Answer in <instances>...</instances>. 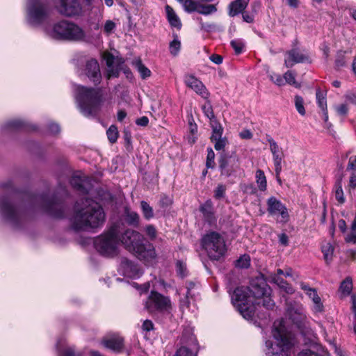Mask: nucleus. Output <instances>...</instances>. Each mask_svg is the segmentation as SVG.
Segmentation results:
<instances>
[{"label":"nucleus","instance_id":"obj_41","mask_svg":"<svg viewBox=\"0 0 356 356\" xmlns=\"http://www.w3.org/2000/svg\"><path fill=\"white\" fill-rule=\"evenodd\" d=\"M174 39L170 42L169 50L172 55L177 56L181 49V42L178 39L177 35H173Z\"/></svg>","mask_w":356,"mask_h":356},{"label":"nucleus","instance_id":"obj_43","mask_svg":"<svg viewBox=\"0 0 356 356\" xmlns=\"http://www.w3.org/2000/svg\"><path fill=\"white\" fill-rule=\"evenodd\" d=\"M107 137L108 140L111 143H114L117 141L119 134L118 129L115 126L111 125L106 131Z\"/></svg>","mask_w":356,"mask_h":356},{"label":"nucleus","instance_id":"obj_24","mask_svg":"<svg viewBox=\"0 0 356 356\" xmlns=\"http://www.w3.org/2000/svg\"><path fill=\"white\" fill-rule=\"evenodd\" d=\"M56 349L58 356H81L79 353H76L73 346H70L65 337H60L56 342Z\"/></svg>","mask_w":356,"mask_h":356},{"label":"nucleus","instance_id":"obj_4","mask_svg":"<svg viewBox=\"0 0 356 356\" xmlns=\"http://www.w3.org/2000/svg\"><path fill=\"white\" fill-rule=\"evenodd\" d=\"M129 251L133 252L140 260H143L148 265L153 264L156 259L154 247L151 243H144V237L139 232L127 229L119 237V241Z\"/></svg>","mask_w":356,"mask_h":356},{"label":"nucleus","instance_id":"obj_29","mask_svg":"<svg viewBox=\"0 0 356 356\" xmlns=\"http://www.w3.org/2000/svg\"><path fill=\"white\" fill-rule=\"evenodd\" d=\"M102 343L105 347L115 352L120 351L123 346V340L120 337H113L104 339Z\"/></svg>","mask_w":356,"mask_h":356},{"label":"nucleus","instance_id":"obj_12","mask_svg":"<svg viewBox=\"0 0 356 356\" xmlns=\"http://www.w3.org/2000/svg\"><path fill=\"white\" fill-rule=\"evenodd\" d=\"M181 346L175 356H197L199 345L195 336L189 331H185L181 337Z\"/></svg>","mask_w":356,"mask_h":356},{"label":"nucleus","instance_id":"obj_59","mask_svg":"<svg viewBox=\"0 0 356 356\" xmlns=\"http://www.w3.org/2000/svg\"><path fill=\"white\" fill-rule=\"evenodd\" d=\"M356 170V155L351 156L349 158L348 163L347 165V170Z\"/></svg>","mask_w":356,"mask_h":356},{"label":"nucleus","instance_id":"obj_30","mask_svg":"<svg viewBox=\"0 0 356 356\" xmlns=\"http://www.w3.org/2000/svg\"><path fill=\"white\" fill-rule=\"evenodd\" d=\"M308 297L313 302L312 311L314 313H321L323 311V305L321 301V298L318 295L316 290L315 289L312 293H310Z\"/></svg>","mask_w":356,"mask_h":356},{"label":"nucleus","instance_id":"obj_1","mask_svg":"<svg viewBox=\"0 0 356 356\" xmlns=\"http://www.w3.org/2000/svg\"><path fill=\"white\" fill-rule=\"evenodd\" d=\"M232 303L242 316L249 320L255 312V305L272 309L275 302L271 298V289L262 277L251 280L250 286H238L231 294Z\"/></svg>","mask_w":356,"mask_h":356},{"label":"nucleus","instance_id":"obj_26","mask_svg":"<svg viewBox=\"0 0 356 356\" xmlns=\"http://www.w3.org/2000/svg\"><path fill=\"white\" fill-rule=\"evenodd\" d=\"M250 0H235L232 1L228 6V14L230 17H234L239 13H243L247 8Z\"/></svg>","mask_w":356,"mask_h":356},{"label":"nucleus","instance_id":"obj_11","mask_svg":"<svg viewBox=\"0 0 356 356\" xmlns=\"http://www.w3.org/2000/svg\"><path fill=\"white\" fill-rule=\"evenodd\" d=\"M0 207L3 217L13 224L17 223L25 214L24 205L13 203L7 198L0 200Z\"/></svg>","mask_w":356,"mask_h":356},{"label":"nucleus","instance_id":"obj_45","mask_svg":"<svg viewBox=\"0 0 356 356\" xmlns=\"http://www.w3.org/2000/svg\"><path fill=\"white\" fill-rule=\"evenodd\" d=\"M250 264V259L248 255L244 254L241 256L236 261V266L241 268H247Z\"/></svg>","mask_w":356,"mask_h":356},{"label":"nucleus","instance_id":"obj_31","mask_svg":"<svg viewBox=\"0 0 356 356\" xmlns=\"http://www.w3.org/2000/svg\"><path fill=\"white\" fill-rule=\"evenodd\" d=\"M217 12V7L215 4H204L199 2L197 13L203 15H209Z\"/></svg>","mask_w":356,"mask_h":356},{"label":"nucleus","instance_id":"obj_52","mask_svg":"<svg viewBox=\"0 0 356 356\" xmlns=\"http://www.w3.org/2000/svg\"><path fill=\"white\" fill-rule=\"evenodd\" d=\"M176 268L177 273L180 277H184L186 275V266L184 262L178 261L176 264Z\"/></svg>","mask_w":356,"mask_h":356},{"label":"nucleus","instance_id":"obj_17","mask_svg":"<svg viewBox=\"0 0 356 356\" xmlns=\"http://www.w3.org/2000/svg\"><path fill=\"white\" fill-rule=\"evenodd\" d=\"M287 312L289 318L299 328L302 329L307 327V316L302 305H289Z\"/></svg>","mask_w":356,"mask_h":356},{"label":"nucleus","instance_id":"obj_32","mask_svg":"<svg viewBox=\"0 0 356 356\" xmlns=\"http://www.w3.org/2000/svg\"><path fill=\"white\" fill-rule=\"evenodd\" d=\"M353 289V281L351 277H346L340 284L339 292L342 296L350 295Z\"/></svg>","mask_w":356,"mask_h":356},{"label":"nucleus","instance_id":"obj_55","mask_svg":"<svg viewBox=\"0 0 356 356\" xmlns=\"http://www.w3.org/2000/svg\"><path fill=\"white\" fill-rule=\"evenodd\" d=\"M231 45L234 49L236 54H240L242 52L244 44L242 41L239 40H234L231 42Z\"/></svg>","mask_w":356,"mask_h":356},{"label":"nucleus","instance_id":"obj_10","mask_svg":"<svg viewBox=\"0 0 356 356\" xmlns=\"http://www.w3.org/2000/svg\"><path fill=\"white\" fill-rule=\"evenodd\" d=\"M144 306L145 309L150 313L156 312H168L172 309L170 298L155 291H151L145 302Z\"/></svg>","mask_w":356,"mask_h":356},{"label":"nucleus","instance_id":"obj_36","mask_svg":"<svg viewBox=\"0 0 356 356\" xmlns=\"http://www.w3.org/2000/svg\"><path fill=\"white\" fill-rule=\"evenodd\" d=\"M255 178L259 189L262 191H266L267 181L264 171L261 170H257L256 171Z\"/></svg>","mask_w":356,"mask_h":356},{"label":"nucleus","instance_id":"obj_38","mask_svg":"<svg viewBox=\"0 0 356 356\" xmlns=\"http://www.w3.org/2000/svg\"><path fill=\"white\" fill-rule=\"evenodd\" d=\"M134 64L142 79H145L151 76V71L143 64L140 60H136Z\"/></svg>","mask_w":356,"mask_h":356},{"label":"nucleus","instance_id":"obj_54","mask_svg":"<svg viewBox=\"0 0 356 356\" xmlns=\"http://www.w3.org/2000/svg\"><path fill=\"white\" fill-rule=\"evenodd\" d=\"M226 191L225 186L219 184L214 191V197L216 199H220L224 197Z\"/></svg>","mask_w":356,"mask_h":356},{"label":"nucleus","instance_id":"obj_35","mask_svg":"<svg viewBox=\"0 0 356 356\" xmlns=\"http://www.w3.org/2000/svg\"><path fill=\"white\" fill-rule=\"evenodd\" d=\"M220 168L221 170V175L228 177L233 172L236 171V170L238 168V165H236L235 167L232 166L231 168H229L228 161H227L225 158L222 157L220 160Z\"/></svg>","mask_w":356,"mask_h":356},{"label":"nucleus","instance_id":"obj_21","mask_svg":"<svg viewBox=\"0 0 356 356\" xmlns=\"http://www.w3.org/2000/svg\"><path fill=\"white\" fill-rule=\"evenodd\" d=\"M267 141L269 143L270 150L273 154L275 171L277 173L281 172L282 161L284 158L282 149L270 136H268Z\"/></svg>","mask_w":356,"mask_h":356},{"label":"nucleus","instance_id":"obj_25","mask_svg":"<svg viewBox=\"0 0 356 356\" xmlns=\"http://www.w3.org/2000/svg\"><path fill=\"white\" fill-rule=\"evenodd\" d=\"M103 58L107 65V78L116 77L119 74V68L115 65V58L109 52L103 54Z\"/></svg>","mask_w":356,"mask_h":356},{"label":"nucleus","instance_id":"obj_8","mask_svg":"<svg viewBox=\"0 0 356 356\" xmlns=\"http://www.w3.org/2000/svg\"><path fill=\"white\" fill-rule=\"evenodd\" d=\"M51 9L46 0H28L26 20L32 26H39L49 17Z\"/></svg>","mask_w":356,"mask_h":356},{"label":"nucleus","instance_id":"obj_33","mask_svg":"<svg viewBox=\"0 0 356 356\" xmlns=\"http://www.w3.org/2000/svg\"><path fill=\"white\" fill-rule=\"evenodd\" d=\"M199 2L198 0H180L184 10L188 13L197 12Z\"/></svg>","mask_w":356,"mask_h":356},{"label":"nucleus","instance_id":"obj_2","mask_svg":"<svg viewBox=\"0 0 356 356\" xmlns=\"http://www.w3.org/2000/svg\"><path fill=\"white\" fill-rule=\"evenodd\" d=\"M70 228L75 232H91L103 226L105 213L96 202L86 200L83 207L76 205L70 218Z\"/></svg>","mask_w":356,"mask_h":356},{"label":"nucleus","instance_id":"obj_39","mask_svg":"<svg viewBox=\"0 0 356 356\" xmlns=\"http://www.w3.org/2000/svg\"><path fill=\"white\" fill-rule=\"evenodd\" d=\"M195 284H194L193 282H189L187 284V286H186V288H187L186 296V297L184 299H181L180 300V307H181V308L188 307V306H189L188 298L189 297H192L193 296H194V293H192V290L195 288Z\"/></svg>","mask_w":356,"mask_h":356},{"label":"nucleus","instance_id":"obj_61","mask_svg":"<svg viewBox=\"0 0 356 356\" xmlns=\"http://www.w3.org/2000/svg\"><path fill=\"white\" fill-rule=\"evenodd\" d=\"M115 27V23L111 20H108L105 23L104 30L106 33H110L111 31H113Z\"/></svg>","mask_w":356,"mask_h":356},{"label":"nucleus","instance_id":"obj_46","mask_svg":"<svg viewBox=\"0 0 356 356\" xmlns=\"http://www.w3.org/2000/svg\"><path fill=\"white\" fill-rule=\"evenodd\" d=\"M322 252L325 259L329 261L332 259L334 248L331 244L327 243L322 247Z\"/></svg>","mask_w":356,"mask_h":356},{"label":"nucleus","instance_id":"obj_63","mask_svg":"<svg viewBox=\"0 0 356 356\" xmlns=\"http://www.w3.org/2000/svg\"><path fill=\"white\" fill-rule=\"evenodd\" d=\"M49 131L51 134H56L60 131V127L58 124L51 123L49 125Z\"/></svg>","mask_w":356,"mask_h":356},{"label":"nucleus","instance_id":"obj_14","mask_svg":"<svg viewBox=\"0 0 356 356\" xmlns=\"http://www.w3.org/2000/svg\"><path fill=\"white\" fill-rule=\"evenodd\" d=\"M56 7L60 14L66 17L79 15L82 11V7L77 0H58Z\"/></svg>","mask_w":356,"mask_h":356},{"label":"nucleus","instance_id":"obj_53","mask_svg":"<svg viewBox=\"0 0 356 356\" xmlns=\"http://www.w3.org/2000/svg\"><path fill=\"white\" fill-rule=\"evenodd\" d=\"M345 53L346 52H342V51L337 53L336 60H335V63H336L337 67H343L345 65L346 62V58H345Z\"/></svg>","mask_w":356,"mask_h":356},{"label":"nucleus","instance_id":"obj_49","mask_svg":"<svg viewBox=\"0 0 356 356\" xmlns=\"http://www.w3.org/2000/svg\"><path fill=\"white\" fill-rule=\"evenodd\" d=\"M145 234L150 240H154L156 237L157 232L155 227L152 225H147L144 229Z\"/></svg>","mask_w":356,"mask_h":356},{"label":"nucleus","instance_id":"obj_6","mask_svg":"<svg viewBox=\"0 0 356 356\" xmlns=\"http://www.w3.org/2000/svg\"><path fill=\"white\" fill-rule=\"evenodd\" d=\"M46 33L56 40L79 41L85 38L84 31L74 23L62 20L52 27L45 28Z\"/></svg>","mask_w":356,"mask_h":356},{"label":"nucleus","instance_id":"obj_28","mask_svg":"<svg viewBox=\"0 0 356 356\" xmlns=\"http://www.w3.org/2000/svg\"><path fill=\"white\" fill-rule=\"evenodd\" d=\"M316 100L318 107L322 110L323 119L325 122V126L328 128L330 126V124L328 123L327 101L325 96L321 92L320 90H317L316 91Z\"/></svg>","mask_w":356,"mask_h":356},{"label":"nucleus","instance_id":"obj_27","mask_svg":"<svg viewBox=\"0 0 356 356\" xmlns=\"http://www.w3.org/2000/svg\"><path fill=\"white\" fill-rule=\"evenodd\" d=\"M167 19L171 27L176 28L179 30L181 28V22L174 9L169 5L165 6Z\"/></svg>","mask_w":356,"mask_h":356},{"label":"nucleus","instance_id":"obj_64","mask_svg":"<svg viewBox=\"0 0 356 356\" xmlns=\"http://www.w3.org/2000/svg\"><path fill=\"white\" fill-rule=\"evenodd\" d=\"M345 97L347 102L356 104V92L348 93Z\"/></svg>","mask_w":356,"mask_h":356},{"label":"nucleus","instance_id":"obj_60","mask_svg":"<svg viewBox=\"0 0 356 356\" xmlns=\"http://www.w3.org/2000/svg\"><path fill=\"white\" fill-rule=\"evenodd\" d=\"M133 286L137 289L140 290L141 293H146L148 291L150 287V284L149 282L144 283L143 284L139 286L136 283H134Z\"/></svg>","mask_w":356,"mask_h":356},{"label":"nucleus","instance_id":"obj_51","mask_svg":"<svg viewBox=\"0 0 356 356\" xmlns=\"http://www.w3.org/2000/svg\"><path fill=\"white\" fill-rule=\"evenodd\" d=\"M207 152L206 165L208 168H213L214 167L215 154L211 148H208Z\"/></svg>","mask_w":356,"mask_h":356},{"label":"nucleus","instance_id":"obj_15","mask_svg":"<svg viewBox=\"0 0 356 356\" xmlns=\"http://www.w3.org/2000/svg\"><path fill=\"white\" fill-rule=\"evenodd\" d=\"M267 210L272 216H278L277 220L286 222L289 220V213L286 207L276 197H270L267 200Z\"/></svg>","mask_w":356,"mask_h":356},{"label":"nucleus","instance_id":"obj_47","mask_svg":"<svg viewBox=\"0 0 356 356\" xmlns=\"http://www.w3.org/2000/svg\"><path fill=\"white\" fill-rule=\"evenodd\" d=\"M202 111H203L204 115H206V117L208 118L211 120V122H216L214 120V114H213V112L212 107H211V104L209 102L205 103L202 106Z\"/></svg>","mask_w":356,"mask_h":356},{"label":"nucleus","instance_id":"obj_50","mask_svg":"<svg viewBox=\"0 0 356 356\" xmlns=\"http://www.w3.org/2000/svg\"><path fill=\"white\" fill-rule=\"evenodd\" d=\"M337 113L340 116H346L348 113V106L347 103L341 104L334 106Z\"/></svg>","mask_w":356,"mask_h":356},{"label":"nucleus","instance_id":"obj_57","mask_svg":"<svg viewBox=\"0 0 356 356\" xmlns=\"http://www.w3.org/2000/svg\"><path fill=\"white\" fill-rule=\"evenodd\" d=\"M200 211L204 213V215L209 216L212 213L211 202L207 201L202 206H201Z\"/></svg>","mask_w":356,"mask_h":356},{"label":"nucleus","instance_id":"obj_37","mask_svg":"<svg viewBox=\"0 0 356 356\" xmlns=\"http://www.w3.org/2000/svg\"><path fill=\"white\" fill-rule=\"evenodd\" d=\"M313 348L316 349V352L311 349H305L299 353L298 356H324L325 351L321 346H316Z\"/></svg>","mask_w":356,"mask_h":356},{"label":"nucleus","instance_id":"obj_9","mask_svg":"<svg viewBox=\"0 0 356 356\" xmlns=\"http://www.w3.org/2000/svg\"><path fill=\"white\" fill-rule=\"evenodd\" d=\"M202 245L211 259L218 260L226 252L224 238L218 232H211L202 238Z\"/></svg>","mask_w":356,"mask_h":356},{"label":"nucleus","instance_id":"obj_62","mask_svg":"<svg viewBox=\"0 0 356 356\" xmlns=\"http://www.w3.org/2000/svg\"><path fill=\"white\" fill-rule=\"evenodd\" d=\"M300 286L301 289H302L305 291L307 296H309L315 290L314 288H311L309 285L304 282H300Z\"/></svg>","mask_w":356,"mask_h":356},{"label":"nucleus","instance_id":"obj_7","mask_svg":"<svg viewBox=\"0 0 356 356\" xmlns=\"http://www.w3.org/2000/svg\"><path fill=\"white\" fill-rule=\"evenodd\" d=\"M119 227L113 225L108 230L94 239V246L101 254L113 257L117 254L119 245Z\"/></svg>","mask_w":356,"mask_h":356},{"label":"nucleus","instance_id":"obj_40","mask_svg":"<svg viewBox=\"0 0 356 356\" xmlns=\"http://www.w3.org/2000/svg\"><path fill=\"white\" fill-rule=\"evenodd\" d=\"M140 207L143 215L146 220H150L154 217V210L145 201L140 202Z\"/></svg>","mask_w":356,"mask_h":356},{"label":"nucleus","instance_id":"obj_23","mask_svg":"<svg viewBox=\"0 0 356 356\" xmlns=\"http://www.w3.org/2000/svg\"><path fill=\"white\" fill-rule=\"evenodd\" d=\"M186 85L193 90L197 94L201 95L204 98L208 96V92L201 81L197 79L193 75H186L184 78Z\"/></svg>","mask_w":356,"mask_h":356},{"label":"nucleus","instance_id":"obj_34","mask_svg":"<svg viewBox=\"0 0 356 356\" xmlns=\"http://www.w3.org/2000/svg\"><path fill=\"white\" fill-rule=\"evenodd\" d=\"M124 220L129 225L137 226L139 224L140 216L136 212L127 209Z\"/></svg>","mask_w":356,"mask_h":356},{"label":"nucleus","instance_id":"obj_13","mask_svg":"<svg viewBox=\"0 0 356 356\" xmlns=\"http://www.w3.org/2000/svg\"><path fill=\"white\" fill-rule=\"evenodd\" d=\"M40 200L44 210L51 216L56 218H63L65 216L66 207L60 200L47 196L40 197Z\"/></svg>","mask_w":356,"mask_h":356},{"label":"nucleus","instance_id":"obj_20","mask_svg":"<svg viewBox=\"0 0 356 356\" xmlns=\"http://www.w3.org/2000/svg\"><path fill=\"white\" fill-rule=\"evenodd\" d=\"M84 73L95 84L100 83L102 74L99 63L96 59L90 58L87 60Z\"/></svg>","mask_w":356,"mask_h":356},{"label":"nucleus","instance_id":"obj_16","mask_svg":"<svg viewBox=\"0 0 356 356\" xmlns=\"http://www.w3.org/2000/svg\"><path fill=\"white\" fill-rule=\"evenodd\" d=\"M310 62L308 53L298 48H293L284 55V65L286 67H292L296 63Z\"/></svg>","mask_w":356,"mask_h":356},{"label":"nucleus","instance_id":"obj_56","mask_svg":"<svg viewBox=\"0 0 356 356\" xmlns=\"http://www.w3.org/2000/svg\"><path fill=\"white\" fill-rule=\"evenodd\" d=\"M24 125V122L19 119H14L7 122L8 128H21Z\"/></svg>","mask_w":356,"mask_h":356},{"label":"nucleus","instance_id":"obj_5","mask_svg":"<svg viewBox=\"0 0 356 356\" xmlns=\"http://www.w3.org/2000/svg\"><path fill=\"white\" fill-rule=\"evenodd\" d=\"M74 97L80 112L86 117L95 116L101 109L102 97L97 89L76 86Z\"/></svg>","mask_w":356,"mask_h":356},{"label":"nucleus","instance_id":"obj_48","mask_svg":"<svg viewBox=\"0 0 356 356\" xmlns=\"http://www.w3.org/2000/svg\"><path fill=\"white\" fill-rule=\"evenodd\" d=\"M269 78L271 81H273L275 84L278 86H282L284 85V81L283 77L279 74H276L275 72H271L269 74Z\"/></svg>","mask_w":356,"mask_h":356},{"label":"nucleus","instance_id":"obj_19","mask_svg":"<svg viewBox=\"0 0 356 356\" xmlns=\"http://www.w3.org/2000/svg\"><path fill=\"white\" fill-rule=\"evenodd\" d=\"M212 134L211 140L214 144V148L217 151L222 150L227 143L226 138H222L223 129L217 122H211Z\"/></svg>","mask_w":356,"mask_h":356},{"label":"nucleus","instance_id":"obj_58","mask_svg":"<svg viewBox=\"0 0 356 356\" xmlns=\"http://www.w3.org/2000/svg\"><path fill=\"white\" fill-rule=\"evenodd\" d=\"M336 199L341 203L344 202L343 192L341 186H337L335 191Z\"/></svg>","mask_w":356,"mask_h":356},{"label":"nucleus","instance_id":"obj_18","mask_svg":"<svg viewBox=\"0 0 356 356\" xmlns=\"http://www.w3.org/2000/svg\"><path fill=\"white\" fill-rule=\"evenodd\" d=\"M119 272L124 276L132 279H137L143 274L142 269L138 265L126 258L121 259Z\"/></svg>","mask_w":356,"mask_h":356},{"label":"nucleus","instance_id":"obj_3","mask_svg":"<svg viewBox=\"0 0 356 356\" xmlns=\"http://www.w3.org/2000/svg\"><path fill=\"white\" fill-rule=\"evenodd\" d=\"M291 333L286 329L283 320L276 321L272 330V339L265 343L266 356H289L293 346Z\"/></svg>","mask_w":356,"mask_h":356},{"label":"nucleus","instance_id":"obj_42","mask_svg":"<svg viewBox=\"0 0 356 356\" xmlns=\"http://www.w3.org/2000/svg\"><path fill=\"white\" fill-rule=\"evenodd\" d=\"M294 104L295 107L298 112V113L301 115H305L306 113L305 107H304V99L302 97L299 95H296L294 97Z\"/></svg>","mask_w":356,"mask_h":356},{"label":"nucleus","instance_id":"obj_22","mask_svg":"<svg viewBox=\"0 0 356 356\" xmlns=\"http://www.w3.org/2000/svg\"><path fill=\"white\" fill-rule=\"evenodd\" d=\"M70 184L75 189L83 193H88L91 186L90 180L81 172L74 174Z\"/></svg>","mask_w":356,"mask_h":356},{"label":"nucleus","instance_id":"obj_44","mask_svg":"<svg viewBox=\"0 0 356 356\" xmlns=\"http://www.w3.org/2000/svg\"><path fill=\"white\" fill-rule=\"evenodd\" d=\"M283 79L284 81V84L286 83L295 86L296 88L300 87V85L296 81L294 74L291 71H287L284 74Z\"/></svg>","mask_w":356,"mask_h":356}]
</instances>
